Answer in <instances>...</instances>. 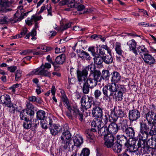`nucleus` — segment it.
I'll use <instances>...</instances> for the list:
<instances>
[{
	"label": "nucleus",
	"instance_id": "obj_50",
	"mask_svg": "<svg viewBox=\"0 0 156 156\" xmlns=\"http://www.w3.org/2000/svg\"><path fill=\"white\" fill-rule=\"evenodd\" d=\"M10 5V3L8 1H5L2 2L0 6L2 8H6L9 7Z\"/></svg>",
	"mask_w": 156,
	"mask_h": 156
},
{
	"label": "nucleus",
	"instance_id": "obj_15",
	"mask_svg": "<svg viewBox=\"0 0 156 156\" xmlns=\"http://www.w3.org/2000/svg\"><path fill=\"white\" fill-rule=\"evenodd\" d=\"M127 45L129 47V51H132L136 56L138 55L136 49V43L134 39L129 40L127 43Z\"/></svg>",
	"mask_w": 156,
	"mask_h": 156
},
{
	"label": "nucleus",
	"instance_id": "obj_14",
	"mask_svg": "<svg viewBox=\"0 0 156 156\" xmlns=\"http://www.w3.org/2000/svg\"><path fill=\"white\" fill-rule=\"evenodd\" d=\"M115 137L113 135L109 134L104 138V144L108 148L111 147L114 144Z\"/></svg>",
	"mask_w": 156,
	"mask_h": 156
},
{
	"label": "nucleus",
	"instance_id": "obj_5",
	"mask_svg": "<svg viewBox=\"0 0 156 156\" xmlns=\"http://www.w3.org/2000/svg\"><path fill=\"white\" fill-rule=\"evenodd\" d=\"M72 135L68 129H64L60 136L61 147L64 149L69 148L72 144Z\"/></svg>",
	"mask_w": 156,
	"mask_h": 156
},
{
	"label": "nucleus",
	"instance_id": "obj_13",
	"mask_svg": "<svg viewBox=\"0 0 156 156\" xmlns=\"http://www.w3.org/2000/svg\"><path fill=\"white\" fill-rule=\"evenodd\" d=\"M92 114L93 116L95 118H102L103 111L101 107L95 105L92 108Z\"/></svg>",
	"mask_w": 156,
	"mask_h": 156
},
{
	"label": "nucleus",
	"instance_id": "obj_51",
	"mask_svg": "<svg viewBox=\"0 0 156 156\" xmlns=\"http://www.w3.org/2000/svg\"><path fill=\"white\" fill-rule=\"evenodd\" d=\"M47 60L50 63H51L54 66L55 69H56V63L55 62H53L52 61V58H51L49 55H48L46 57Z\"/></svg>",
	"mask_w": 156,
	"mask_h": 156
},
{
	"label": "nucleus",
	"instance_id": "obj_23",
	"mask_svg": "<svg viewBox=\"0 0 156 156\" xmlns=\"http://www.w3.org/2000/svg\"><path fill=\"white\" fill-rule=\"evenodd\" d=\"M139 139L138 141L137 145L138 147V149L140 150V149L142 148L147 144L146 142V140H147L148 137L144 138L142 137L141 135H139Z\"/></svg>",
	"mask_w": 156,
	"mask_h": 156
},
{
	"label": "nucleus",
	"instance_id": "obj_37",
	"mask_svg": "<svg viewBox=\"0 0 156 156\" xmlns=\"http://www.w3.org/2000/svg\"><path fill=\"white\" fill-rule=\"evenodd\" d=\"M37 119L41 120V121L44 120L45 118L46 113L43 110L38 111L36 113Z\"/></svg>",
	"mask_w": 156,
	"mask_h": 156
},
{
	"label": "nucleus",
	"instance_id": "obj_17",
	"mask_svg": "<svg viewBox=\"0 0 156 156\" xmlns=\"http://www.w3.org/2000/svg\"><path fill=\"white\" fill-rule=\"evenodd\" d=\"M144 147L140 149V152L142 154H149L150 153L151 151V154L152 156L155 154V153L156 152V150L154 148H151L150 147L149 145L147 144Z\"/></svg>",
	"mask_w": 156,
	"mask_h": 156
},
{
	"label": "nucleus",
	"instance_id": "obj_20",
	"mask_svg": "<svg viewBox=\"0 0 156 156\" xmlns=\"http://www.w3.org/2000/svg\"><path fill=\"white\" fill-rule=\"evenodd\" d=\"M74 2L75 0H57V2H59V5H67L71 8L76 7L75 4L74 3Z\"/></svg>",
	"mask_w": 156,
	"mask_h": 156
},
{
	"label": "nucleus",
	"instance_id": "obj_52",
	"mask_svg": "<svg viewBox=\"0 0 156 156\" xmlns=\"http://www.w3.org/2000/svg\"><path fill=\"white\" fill-rule=\"evenodd\" d=\"M30 36L32 37L31 39L32 40H35L36 38L35 37L36 35V31L35 29H33L31 32L29 33Z\"/></svg>",
	"mask_w": 156,
	"mask_h": 156
},
{
	"label": "nucleus",
	"instance_id": "obj_41",
	"mask_svg": "<svg viewBox=\"0 0 156 156\" xmlns=\"http://www.w3.org/2000/svg\"><path fill=\"white\" fill-rule=\"evenodd\" d=\"M112 146V149L115 152L119 153L121 151L122 146L118 142L115 143Z\"/></svg>",
	"mask_w": 156,
	"mask_h": 156
},
{
	"label": "nucleus",
	"instance_id": "obj_8",
	"mask_svg": "<svg viewBox=\"0 0 156 156\" xmlns=\"http://www.w3.org/2000/svg\"><path fill=\"white\" fill-rule=\"evenodd\" d=\"M87 96L84 94L82 97L80 101L81 105L85 109L87 110L91 107L93 102H94L93 98L91 96Z\"/></svg>",
	"mask_w": 156,
	"mask_h": 156
},
{
	"label": "nucleus",
	"instance_id": "obj_61",
	"mask_svg": "<svg viewBox=\"0 0 156 156\" xmlns=\"http://www.w3.org/2000/svg\"><path fill=\"white\" fill-rule=\"evenodd\" d=\"M75 78L73 77L68 78V82L69 84H73L75 83Z\"/></svg>",
	"mask_w": 156,
	"mask_h": 156
},
{
	"label": "nucleus",
	"instance_id": "obj_34",
	"mask_svg": "<svg viewBox=\"0 0 156 156\" xmlns=\"http://www.w3.org/2000/svg\"><path fill=\"white\" fill-rule=\"evenodd\" d=\"M59 129V127L55 124L49 127L51 133L52 135L54 136L58 133L60 130Z\"/></svg>",
	"mask_w": 156,
	"mask_h": 156
},
{
	"label": "nucleus",
	"instance_id": "obj_63",
	"mask_svg": "<svg viewBox=\"0 0 156 156\" xmlns=\"http://www.w3.org/2000/svg\"><path fill=\"white\" fill-rule=\"evenodd\" d=\"M55 53H61L62 52H64L65 51V47L63 48H62L61 49L60 48H55Z\"/></svg>",
	"mask_w": 156,
	"mask_h": 156
},
{
	"label": "nucleus",
	"instance_id": "obj_44",
	"mask_svg": "<svg viewBox=\"0 0 156 156\" xmlns=\"http://www.w3.org/2000/svg\"><path fill=\"white\" fill-rule=\"evenodd\" d=\"M90 154V151L89 149L87 148H83L81 151L80 155V156H89Z\"/></svg>",
	"mask_w": 156,
	"mask_h": 156
},
{
	"label": "nucleus",
	"instance_id": "obj_57",
	"mask_svg": "<svg viewBox=\"0 0 156 156\" xmlns=\"http://www.w3.org/2000/svg\"><path fill=\"white\" fill-rule=\"evenodd\" d=\"M23 19V16H22V17H20L18 18L17 19H14H14H9V21L12 23H16L17 22H19V21H20Z\"/></svg>",
	"mask_w": 156,
	"mask_h": 156
},
{
	"label": "nucleus",
	"instance_id": "obj_30",
	"mask_svg": "<svg viewBox=\"0 0 156 156\" xmlns=\"http://www.w3.org/2000/svg\"><path fill=\"white\" fill-rule=\"evenodd\" d=\"M78 53L79 57L87 60H90V57L89 54L83 50H79L78 52Z\"/></svg>",
	"mask_w": 156,
	"mask_h": 156
},
{
	"label": "nucleus",
	"instance_id": "obj_46",
	"mask_svg": "<svg viewBox=\"0 0 156 156\" xmlns=\"http://www.w3.org/2000/svg\"><path fill=\"white\" fill-rule=\"evenodd\" d=\"M153 136H151V137L148 140L147 143L149 144V146H154L156 148V144L155 141Z\"/></svg>",
	"mask_w": 156,
	"mask_h": 156
},
{
	"label": "nucleus",
	"instance_id": "obj_7",
	"mask_svg": "<svg viewBox=\"0 0 156 156\" xmlns=\"http://www.w3.org/2000/svg\"><path fill=\"white\" fill-rule=\"evenodd\" d=\"M0 103L5 105L9 108V111L11 113H14L15 110V107L13 103L11 102V98L8 94H4L0 97Z\"/></svg>",
	"mask_w": 156,
	"mask_h": 156
},
{
	"label": "nucleus",
	"instance_id": "obj_27",
	"mask_svg": "<svg viewBox=\"0 0 156 156\" xmlns=\"http://www.w3.org/2000/svg\"><path fill=\"white\" fill-rule=\"evenodd\" d=\"M98 133L101 136L105 137L106 136H108L109 133L108 129V128L106 126H104L103 127L100 128L98 130Z\"/></svg>",
	"mask_w": 156,
	"mask_h": 156
},
{
	"label": "nucleus",
	"instance_id": "obj_6",
	"mask_svg": "<svg viewBox=\"0 0 156 156\" xmlns=\"http://www.w3.org/2000/svg\"><path fill=\"white\" fill-rule=\"evenodd\" d=\"M86 68L88 69L87 71L88 73V72L89 69H90V75L93 74V78L89 77L87 78V79H91L94 81L95 83H96V86L97 84V82L98 81L100 82L102 79L104 80V78L102 76H100L101 73L100 72V71L96 69L95 66L94 64L86 66L83 70H84L86 69Z\"/></svg>",
	"mask_w": 156,
	"mask_h": 156
},
{
	"label": "nucleus",
	"instance_id": "obj_42",
	"mask_svg": "<svg viewBox=\"0 0 156 156\" xmlns=\"http://www.w3.org/2000/svg\"><path fill=\"white\" fill-rule=\"evenodd\" d=\"M26 106L27 108L25 110H27L29 113L30 112L31 115H34V112L33 105L30 103H27V104Z\"/></svg>",
	"mask_w": 156,
	"mask_h": 156
},
{
	"label": "nucleus",
	"instance_id": "obj_33",
	"mask_svg": "<svg viewBox=\"0 0 156 156\" xmlns=\"http://www.w3.org/2000/svg\"><path fill=\"white\" fill-rule=\"evenodd\" d=\"M66 56L64 54H62L58 56H57L55 58L56 68L57 67V64H62L65 61Z\"/></svg>",
	"mask_w": 156,
	"mask_h": 156
},
{
	"label": "nucleus",
	"instance_id": "obj_21",
	"mask_svg": "<svg viewBox=\"0 0 156 156\" xmlns=\"http://www.w3.org/2000/svg\"><path fill=\"white\" fill-rule=\"evenodd\" d=\"M133 142H135V141L133 140ZM135 142L127 147V148L126 149L125 151H128L130 153L131 155L132 156H140V153L136 150H134L135 148L133 145H134Z\"/></svg>",
	"mask_w": 156,
	"mask_h": 156
},
{
	"label": "nucleus",
	"instance_id": "obj_2",
	"mask_svg": "<svg viewBox=\"0 0 156 156\" xmlns=\"http://www.w3.org/2000/svg\"><path fill=\"white\" fill-rule=\"evenodd\" d=\"M140 133L142 137H148L149 136H153L156 133V126L153 123L147 122V123L142 122H140Z\"/></svg>",
	"mask_w": 156,
	"mask_h": 156
},
{
	"label": "nucleus",
	"instance_id": "obj_48",
	"mask_svg": "<svg viewBox=\"0 0 156 156\" xmlns=\"http://www.w3.org/2000/svg\"><path fill=\"white\" fill-rule=\"evenodd\" d=\"M22 72L20 70H17L16 72L15 80L16 81H18L20 80L22 76Z\"/></svg>",
	"mask_w": 156,
	"mask_h": 156
},
{
	"label": "nucleus",
	"instance_id": "obj_3",
	"mask_svg": "<svg viewBox=\"0 0 156 156\" xmlns=\"http://www.w3.org/2000/svg\"><path fill=\"white\" fill-rule=\"evenodd\" d=\"M113 88L112 89V97L116 101H121L123 98V93L126 91V89L123 85L114 83Z\"/></svg>",
	"mask_w": 156,
	"mask_h": 156
},
{
	"label": "nucleus",
	"instance_id": "obj_59",
	"mask_svg": "<svg viewBox=\"0 0 156 156\" xmlns=\"http://www.w3.org/2000/svg\"><path fill=\"white\" fill-rule=\"evenodd\" d=\"M88 50L91 52L92 55L94 56L97 54L95 52V48L94 47H90L88 48Z\"/></svg>",
	"mask_w": 156,
	"mask_h": 156
},
{
	"label": "nucleus",
	"instance_id": "obj_25",
	"mask_svg": "<svg viewBox=\"0 0 156 156\" xmlns=\"http://www.w3.org/2000/svg\"><path fill=\"white\" fill-rule=\"evenodd\" d=\"M85 134L88 140L92 143H93L95 140V137L93 133L89 129L86 130L85 132Z\"/></svg>",
	"mask_w": 156,
	"mask_h": 156
},
{
	"label": "nucleus",
	"instance_id": "obj_18",
	"mask_svg": "<svg viewBox=\"0 0 156 156\" xmlns=\"http://www.w3.org/2000/svg\"><path fill=\"white\" fill-rule=\"evenodd\" d=\"M108 128L109 133L112 134H116L119 130V126L115 122H111Z\"/></svg>",
	"mask_w": 156,
	"mask_h": 156
},
{
	"label": "nucleus",
	"instance_id": "obj_55",
	"mask_svg": "<svg viewBox=\"0 0 156 156\" xmlns=\"http://www.w3.org/2000/svg\"><path fill=\"white\" fill-rule=\"evenodd\" d=\"M42 18L41 16H35L33 15L31 16V20H32L33 21H34L35 22L38 20H41Z\"/></svg>",
	"mask_w": 156,
	"mask_h": 156
},
{
	"label": "nucleus",
	"instance_id": "obj_60",
	"mask_svg": "<svg viewBox=\"0 0 156 156\" xmlns=\"http://www.w3.org/2000/svg\"><path fill=\"white\" fill-rule=\"evenodd\" d=\"M7 18L6 16H3L2 19H0V24H4L7 23Z\"/></svg>",
	"mask_w": 156,
	"mask_h": 156
},
{
	"label": "nucleus",
	"instance_id": "obj_28",
	"mask_svg": "<svg viewBox=\"0 0 156 156\" xmlns=\"http://www.w3.org/2000/svg\"><path fill=\"white\" fill-rule=\"evenodd\" d=\"M145 118L147 121V122L153 123L152 121L154 120V112L152 110H149L148 112L145 114Z\"/></svg>",
	"mask_w": 156,
	"mask_h": 156
},
{
	"label": "nucleus",
	"instance_id": "obj_45",
	"mask_svg": "<svg viewBox=\"0 0 156 156\" xmlns=\"http://www.w3.org/2000/svg\"><path fill=\"white\" fill-rule=\"evenodd\" d=\"M95 98L98 99L102 95V92L101 90L98 89L95 90L94 93Z\"/></svg>",
	"mask_w": 156,
	"mask_h": 156
},
{
	"label": "nucleus",
	"instance_id": "obj_38",
	"mask_svg": "<svg viewBox=\"0 0 156 156\" xmlns=\"http://www.w3.org/2000/svg\"><path fill=\"white\" fill-rule=\"evenodd\" d=\"M138 50V52L140 55L143 58V56H145L148 54V51L147 49L145 48L144 46L143 47L140 46L137 48Z\"/></svg>",
	"mask_w": 156,
	"mask_h": 156
},
{
	"label": "nucleus",
	"instance_id": "obj_36",
	"mask_svg": "<svg viewBox=\"0 0 156 156\" xmlns=\"http://www.w3.org/2000/svg\"><path fill=\"white\" fill-rule=\"evenodd\" d=\"M103 58L104 62L107 64H109L112 62L113 58L112 54L109 55H105L103 56Z\"/></svg>",
	"mask_w": 156,
	"mask_h": 156
},
{
	"label": "nucleus",
	"instance_id": "obj_49",
	"mask_svg": "<svg viewBox=\"0 0 156 156\" xmlns=\"http://www.w3.org/2000/svg\"><path fill=\"white\" fill-rule=\"evenodd\" d=\"M117 112V113H118L119 117L120 118H122L124 117L126 115V113L123 111L121 108H119L118 110H116Z\"/></svg>",
	"mask_w": 156,
	"mask_h": 156
},
{
	"label": "nucleus",
	"instance_id": "obj_29",
	"mask_svg": "<svg viewBox=\"0 0 156 156\" xmlns=\"http://www.w3.org/2000/svg\"><path fill=\"white\" fill-rule=\"evenodd\" d=\"M128 121L126 119H121L119 123V129L120 128L123 132L128 127L127 124Z\"/></svg>",
	"mask_w": 156,
	"mask_h": 156
},
{
	"label": "nucleus",
	"instance_id": "obj_47",
	"mask_svg": "<svg viewBox=\"0 0 156 156\" xmlns=\"http://www.w3.org/2000/svg\"><path fill=\"white\" fill-rule=\"evenodd\" d=\"M102 73L103 77L104 78V80L105 78L107 79L110 76L109 71L108 70H103L102 71Z\"/></svg>",
	"mask_w": 156,
	"mask_h": 156
},
{
	"label": "nucleus",
	"instance_id": "obj_22",
	"mask_svg": "<svg viewBox=\"0 0 156 156\" xmlns=\"http://www.w3.org/2000/svg\"><path fill=\"white\" fill-rule=\"evenodd\" d=\"M111 81L114 83L119 82L121 79L120 74L117 71H113L111 74Z\"/></svg>",
	"mask_w": 156,
	"mask_h": 156
},
{
	"label": "nucleus",
	"instance_id": "obj_62",
	"mask_svg": "<svg viewBox=\"0 0 156 156\" xmlns=\"http://www.w3.org/2000/svg\"><path fill=\"white\" fill-rule=\"evenodd\" d=\"M53 120V119L50 117L47 118L46 120H45L47 123L48 122L49 124L50 125V126H51L53 125L52 124Z\"/></svg>",
	"mask_w": 156,
	"mask_h": 156
},
{
	"label": "nucleus",
	"instance_id": "obj_19",
	"mask_svg": "<svg viewBox=\"0 0 156 156\" xmlns=\"http://www.w3.org/2000/svg\"><path fill=\"white\" fill-rule=\"evenodd\" d=\"M61 98L62 101L64 103L65 106L66 107V108L68 110L72 106H70L69 100L64 90H62L61 91Z\"/></svg>",
	"mask_w": 156,
	"mask_h": 156
},
{
	"label": "nucleus",
	"instance_id": "obj_4",
	"mask_svg": "<svg viewBox=\"0 0 156 156\" xmlns=\"http://www.w3.org/2000/svg\"><path fill=\"white\" fill-rule=\"evenodd\" d=\"M83 112V110L80 111L77 106L73 105L68 110L66 113L69 119L73 120L74 117L82 122L84 119Z\"/></svg>",
	"mask_w": 156,
	"mask_h": 156
},
{
	"label": "nucleus",
	"instance_id": "obj_11",
	"mask_svg": "<svg viewBox=\"0 0 156 156\" xmlns=\"http://www.w3.org/2000/svg\"><path fill=\"white\" fill-rule=\"evenodd\" d=\"M140 116V112L138 110L135 109L129 111L128 117L131 122L136 121Z\"/></svg>",
	"mask_w": 156,
	"mask_h": 156
},
{
	"label": "nucleus",
	"instance_id": "obj_32",
	"mask_svg": "<svg viewBox=\"0 0 156 156\" xmlns=\"http://www.w3.org/2000/svg\"><path fill=\"white\" fill-rule=\"evenodd\" d=\"M116 108L115 107L113 109L111 110V112L109 117V120H112L113 121L112 122H115L118 119L117 113L115 111V109Z\"/></svg>",
	"mask_w": 156,
	"mask_h": 156
},
{
	"label": "nucleus",
	"instance_id": "obj_24",
	"mask_svg": "<svg viewBox=\"0 0 156 156\" xmlns=\"http://www.w3.org/2000/svg\"><path fill=\"white\" fill-rule=\"evenodd\" d=\"M74 145L77 147L79 146L83 142V139L80 135L76 134L73 137Z\"/></svg>",
	"mask_w": 156,
	"mask_h": 156
},
{
	"label": "nucleus",
	"instance_id": "obj_56",
	"mask_svg": "<svg viewBox=\"0 0 156 156\" xmlns=\"http://www.w3.org/2000/svg\"><path fill=\"white\" fill-rule=\"evenodd\" d=\"M101 47L106 50L109 54H112L111 49L107 45L103 44L101 45Z\"/></svg>",
	"mask_w": 156,
	"mask_h": 156
},
{
	"label": "nucleus",
	"instance_id": "obj_43",
	"mask_svg": "<svg viewBox=\"0 0 156 156\" xmlns=\"http://www.w3.org/2000/svg\"><path fill=\"white\" fill-rule=\"evenodd\" d=\"M32 119L24 120L23 123V126L26 129H28L30 128L32 126L31 120Z\"/></svg>",
	"mask_w": 156,
	"mask_h": 156
},
{
	"label": "nucleus",
	"instance_id": "obj_53",
	"mask_svg": "<svg viewBox=\"0 0 156 156\" xmlns=\"http://www.w3.org/2000/svg\"><path fill=\"white\" fill-rule=\"evenodd\" d=\"M40 124L41 127L42 128L45 129H47L48 128L47 126V123L46 121V120H44L41 121Z\"/></svg>",
	"mask_w": 156,
	"mask_h": 156
},
{
	"label": "nucleus",
	"instance_id": "obj_31",
	"mask_svg": "<svg viewBox=\"0 0 156 156\" xmlns=\"http://www.w3.org/2000/svg\"><path fill=\"white\" fill-rule=\"evenodd\" d=\"M115 49L116 53L119 56H122L124 53L121 47V44L120 42H116L115 43Z\"/></svg>",
	"mask_w": 156,
	"mask_h": 156
},
{
	"label": "nucleus",
	"instance_id": "obj_26",
	"mask_svg": "<svg viewBox=\"0 0 156 156\" xmlns=\"http://www.w3.org/2000/svg\"><path fill=\"white\" fill-rule=\"evenodd\" d=\"M142 58L145 62L150 65L154 63L155 62L154 58L148 54L145 55Z\"/></svg>",
	"mask_w": 156,
	"mask_h": 156
},
{
	"label": "nucleus",
	"instance_id": "obj_39",
	"mask_svg": "<svg viewBox=\"0 0 156 156\" xmlns=\"http://www.w3.org/2000/svg\"><path fill=\"white\" fill-rule=\"evenodd\" d=\"M102 122L100 120L97 119L93 121L91 123V126L93 127L96 128L98 130L101 127Z\"/></svg>",
	"mask_w": 156,
	"mask_h": 156
},
{
	"label": "nucleus",
	"instance_id": "obj_54",
	"mask_svg": "<svg viewBox=\"0 0 156 156\" xmlns=\"http://www.w3.org/2000/svg\"><path fill=\"white\" fill-rule=\"evenodd\" d=\"M74 3L75 4V6H76V7L75 8H77V10L78 11H81L85 8V6L82 4H80L77 6L76 3H75L74 2Z\"/></svg>",
	"mask_w": 156,
	"mask_h": 156
},
{
	"label": "nucleus",
	"instance_id": "obj_9",
	"mask_svg": "<svg viewBox=\"0 0 156 156\" xmlns=\"http://www.w3.org/2000/svg\"><path fill=\"white\" fill-rule=\"evenodd\" d=\"M114 83H112L108 86L105 85L102 89V92L104 95V98L108 101H111L112 99V89L113 88Z\"/></svg>",
	"mask_w": 156,
	"mask_h": 156
},
{
	"label": "nucleus",
	"instance_id": "obj_35",
	"mask_svg": "<svg viewBox=\"0 0 156 156\" xmlns=\"http://www.w3.org/2000/svg\"><path fill=\"white\" fill-rule=\"evenodd\" d=\"M123 132L130 138H133L134 136V130L132 127H128Z\"/></svg>",
	"mask_w": 156,
	"mask_h": 156
},
{
	"label": "nucleus",
	"instance_id": "obj_1",
	"mask_svg": "<svg viewBox=\"0 0 156 156\" xmlns=\"http://www.w3.org/2000/svg\"><path fill=\"white\" fill-rule=\"evenodd\" d=\"M88 69L86 68L82 71L78 69L76 72L78 84L81 86L83 84L82 89L83 93L87 94L90 91V88L92 89L96 86V83L92 80L88 79L87 71Z\"/></svg>",
	"mask_w": 156,
	"mask_h": 156
},
{
	"label": "nucleus",
	"instance_id": "obj_40",
	"mask_svg": "<svg viewBox=\"0 0 156 156\" xmlns=\"http://www.w3.org/2000/svg\"><path fill=\"white\" fill-rule=\"evenodd\" d=\"M94 56V62L97 65H101L104 62L103 56H100L99 54H97Z\"/></svg>",
	"mask_w": 156,
	"mask_h": 156
},
{
	"label": "nucleus",
	"instance_id": "obj_64",
	"mask_svg": "<svg viewBox=\"0 0 156 156\" xmlns=\"http://www.w3.org/2000/svg\"><path fill=\"white\" fill-rule=\"evenodd\" d=\"M29 100L30 101L32 102H35L36 101L37 102L39 103V101L37 99L36 97L35 96H32L30 97L29 98Z\"/></svg>",
	"mask_w": 156,
	"mask_h": 156
},
{
	"label": "nucleus",
	"instance_id": "obj_10",
	"mask_svg": "<svg viewBox=\"0 0 156 156\" xmlns=\"http://www.w3.org/2000/svg\"><path fill=\"white\" fill-rule=\"evenodd\" d=\"M117 142L121 145H124L126 149L133 144L130 143L129 140L123 135H118L117 136Z\"/></svg>",
	"mask_w": 156,
	"mask_h": 156
},
{
	"label": "nucleus",
	"instance_id": "obj_58",
	"mask_svg": "<svg viewBox=\"0 0 156 156\" xmlns=\"http://www.w3.org/2000/svg\"><path fill=\"white\" fill-rule=\"evenodd\" d=\"M17 69V67L16 66H11L7 68L8 70L11 73H14Z\"/></svg>",
	"mask_w": 156,
	"mask_h": 156
},
{
	"label": "nucleus",
	"instance_id": "obj_16",
	"mask_svg": "<svg viewBox=\"0 0 156 156\" xmlns=\"http://www.w3.org/2000/svg\"><path fill=\"white\" fill-rule=\"evenodd\" d=\"M34 115H31L30 112L29 113L27 110L25 109L21 111L20 115V119L23 121L32 119L34 117Z\"/></svg>",
	"mask_w": 156,
	"mask_h": 156
},
{
	"label": "nucleus",
	"instance_id": "obj_12",
	"mask_svg": "<svg viewBox=\"0 0 156 156\" xmlns=\"http://www.w3.org/2000/svg\"><path fill=\"white\" fill-rule=\"evenodd\" d=\"M45 69L44 67H41V66L40 67L32 71V73L36 75L50 77L51 76V73Z\"/></svg>",
	"mask_w": 156,
	"mask_h": 156
}]
</instances>
